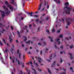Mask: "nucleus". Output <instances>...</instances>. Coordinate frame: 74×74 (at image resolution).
Listing matches in <instances>:
<instances>
[{
	"mask_svg": "<svg viewBox=\"0 0 74 74\" xmlns=\"http://www.w3.org/2000/svg\"><path fill=\"white\" fill-rule=\"evenodd\" d=\"M23 30H22L21 32H20V33H23Z\"/></svg>",
	"mask_w": 74,
	"mask_h": 74,
	"instance_id": "09e8293b",
	"label": "nucleus"
},
{
	"mask_svg": "<svg viewBox=\"0 0 74 74\" xmlns=\"http://www.w3.org/2000/svg\"><path fill=\"white\" fill-rule=\"evenodd\" d=\"M45 20H48V18H46L45 19Z\"/></svg>",
	"mask_w": 74,
	"mask_h": 74,
	"instance_id": "0e129e2a",
	"label": "nucleus"
},
{
	"mask_svg": "<svg viewBox=\"0 0 74 74\" xmlns=\"http://www.w3.org/2000/svg\"><path fill=\"white\" fill-rule=\"evenodd\" d=\"M41 9V7H39L38 8V10H40Z\"/></svg>",
	"mask_w": 74,
	"mask_h": 74,
	"instance_id": "13d9d810",
	"label": "nucleus"
},
{
	"mask_svg": "<svg viewBox=\"0 0 74 74\" xmlns=\"http://www.w3.org/2000/svg\"><path fill=\"white\" fill-rule=\"evenodd\" d=\"M65 40H69V38H65Z\"/></svg>",
	"mask_w": 74,
	"mask_h": 74,
	"instance_id": "c9c22d12",
	"label": "nucleus"
},
{
	"mask_svg": "<svg viewBox=\"0 0 74 74\" xmlns=\"http://www.w3.org/2000/svg\"><path fill=\"white\" fill-rule=\"evenodd\" d=\"M28 64H32V62L31 61L30 62L28 63Z\"/></svg>",
	"mask_w": 74,
	"mask_h": 74,
	"instance_id": "c756f323",
	"label": "nucleus"
},
{
	"mask_svg": "<svg viewBox=\"0 0 74 74\" xmlns=\"http://www.w3.org/2000/svg\"><path fill=\"white\" fill-rule=\"evenodd\" d=\"M17 33L18 34V36L19 37H21V36H20V34H19V32L18 31Z\"/></svg>",
	"mask_w": 74,
	"mask_h": 74,
	"instance_id": "393cba45",
	"label": "nucleus"
},
{
	"mask_svg": "<svg viewBox=\"0 0 74 74\" xmlns=\"http://www.w3.org/2000/svg\"><path fill=\"white\" fill-rule=\"evenodd\" d=\"M14 60H15V57H13V58H12L13 63H14Z\"/></svg>",
	"mask_w": 74,
	"mask_h": 74,
	"instance_id": "aec40b11",
	"label": "nucleus"
},
{
	"mask_svg": "<svg viewBox=\"0 0 74 74\" xmlns=\"http://www.w3.org/2000/svg\"><path fill=\"white\" fill-rule=\"evenodd\" d=\"M46 32L48 33H49V31L48 30H46Z\"/></svg>",
	"mask_w": 74,
	"mask_h": 74,
	"instance_id": "4c0bfd02",
	"label": "nucleus"
},
{
	"mask_svg": "<svg viewBox=\"0 0 74 74\" xmlns=\"http://www.w3.org/2000/svg\"><path fill=\"white\" fill-rule=\"evenodd\" d=\"M11 29H12V30H13V27H12V26H11Z\"/></svg>",
	"mask_w": 74,
	"mask_h": 74,
	"instance_id": "864d4df0",
	"label": "nucleus"
},
{
	"mask_svg": "<svg viewBox=\"0 0 74 74\" xmlns=\"http://www.w3.org/2000/svg\"><path fill=\"white\" fill-rule=\"evenodd\" d=\"M42 51H40V55H42Z\"/></svg>",
	"mask_w": 74,
	"mask_h": 74,
	"instance_id": "79ce46f5",
	"label": "nucleus"
},
{
	"mask_svg": "<svg viewBox=\"0 0 74 74\" xmlns=\"http://www.w3.org/2000/svg\"><path fill=\"white\" fill-rule=\"evenodd\" d=\"M64 5L65 6V7L64 8H66V10H65V12L66 14H68V15L70 14V11H71L72 8L71 7L67 8V6L69 5V2H66L64 4Z\"/></svg>",
	"mask_w": 74,
	"mask_h": 74,
	"instance_id": "f257e3e1",
	"label": "nucleus"
},
{
	"mask_svg": "<svg viewBox=\"0 0 74 74\" xmlns=\"http://www.w3.org/2000/svg\"><path fill=\"white\" fill-rule=\"evenodd\" d=\"M70 70H71L72 72H73V68H72V67H71L70 68Z\"/></svg>",
	"mask_w": 74,
	"mask_h": 74,
	"instance_id": "473e14b6",
	"label": "nucleus"
},
{
	"mask_svg": "<svg viewBox=\"0 0 74 74\" xmlns=\"http://www.w3.org/2000/svg\"><path fill=\"white\" fill-rule=\"evenodd\" d=\"M56 56V55L54 54H51V55L50 56L49 58V59H46V60H47L48 62H51V60L52 59V57L54 58Z\"/></svg>",
	"mask_w": 74,
	"mask_h": 74,
	"instance_id": "20e7f679",
	"label": "nucleus"
},
{
	"mask_svg": "<svg viewBox=\"0 0 74 74\" xmlns=\"http://www.w3.org/2000/svg\"><path fill=\"white\" fill-rule=\"evenodd\" d=\"M35 65L37 67H38V65L37 63H36Z\"/></svg>",
	"mask_w": 74,
	"mask_h": 74,
	"instance_id": "ea45409f",
	"label": "nucleus"
},
{
	"mask_svg": "<svg viewBox=\"0 0 74 74\" xmlns=\"http://www.w3.org/2000/svg\"><path fill=\"white\" fill-rule=\"evenodd\" d=\"M0 32H1V33H3V32L2 31H1V29H0Z\"/></svg>",
	"mask_w": 74,
	"mask_h": 74,
	"instance_id": "052dcab7",
	"label": "nucleus"
},
{
	"mask_svg": "<svg viewBox=\"0 0 74 74\" xmlns=\"http://www.w3.org/2000/svg\"><path fill=\"white\" fill-rule=\"evenodd\" d=\"M38 45L39 46H41V44L40 43V42H38Z\"/></svg>",
	"mask_w": 74,
	"mask_h": 74,
	"instance_id": "cd10ccee",
	"label": "nucleus"
},
{
	"mask_svg": "<svg viewBox=\"0 0 74 74\" xmlns=\"http://www.w3.org/2000/svg\"><path fill=\"white\" fill-rule=\"evenodd\" d=\"M36 38L34 37L33 38V40H35L34 39H35Z\"/></svg>",
	"mask_w": 74,
	"mask_h": 74,
	"instance_id": "69168bd1",
	"label": "nucleus"
},
{
	"mask_svg": "<svg viewBox=\"0 0 74 74\" xmlns=\"http://www.w3.org/2000/svg\"><path fill=\"white\" fill-rule=\"evenodd\" d=\"M28 49L27 48H26L25 49V51H27Z\"/></svg>",
	"mask_w": 74,
	"mask_h": 74,
	"instance_id": "e2e57ef3",
	"label": "nucleus"
},
{
	"mask_svg": "<svg viewBox=\"0 0 74 74\" xmlns=\"http://www.w3.org/2000/svg\"><path fill=\"white\" fill-rule=\"evenodd\" d=\"M32 70H33V71H34L33 73H34V74H36L37 73H36V70H34V69H33L32 68Z\"/></svg>",
	"mask_w": 74,
	"mask_h": 74,
	"instance_id": "a211bd4d",
	"label": "nucleus"
},
{
	"mask_svg": "<svg viewBox=\"0 0 74 74\" xmlns=\"http://www.w3.org/2000/svg\"><path fill=\"white\" fill-rule=\"evenodd\" d=\"M27 14H29L30 16H33L32 15L33 14V12H27Z\"/></svg>",
	"mask_w": 74,
	"mask_h": 74,
	"instance_id": "dca6fc26",
	"label": "nucleus"
},
{
	"mask_svg": "<svg viewBox=\"0 0 74 74\" xmlns=\"http://www.w3.org/2000/svg\"><path fill=\"white\" fill-rule=\"evenodd\" d=\"M55 41H56L58 43V45H60V42L59 41V40H60V39H59V38H57L56 39H55Z\"/></svg>",
	"mask_w": 74,
	"mask_h": 74,
	"instance_id": "0eeeda50",
	"label": "nucleus"
},
{
	"mask_svg": "<svg viewBox=\"0 0 74 74\" xmlns=\"http://www.w3.org/2000/svg\"><path fill=\"white\" fill-rule=\"evenodd\" d=\"M31 44H33V41H32L31 42Z\"/></svg>",
	"mask_w": 74,
	"mask_h": 74,
	"instance_id": "bf43d9fd",
	"label": "nucleus"
},
{
	"mask_svg": "<svg viewBox=\"0 0 74 74\" xmlns=\"http://www.w3.org/2000/svg\"><path fill=\"white\" fill-rule=\"evenodd\" d=\"M42 23V21H41L40 22V23Z\"/></svg>",
	"mask_w": 74,
	"mask_h": 74,
	"instance_id": "6e6d98bb",
	"label": "nucleus"
},
{
	"mask_svg": "<svg viewBox=\"0 0 74 74\" xmlns=\"http://www.w3.org/2000/svg\"><path fill=\"white\" fill-rule=\"evenodd\" d=\"M38 63L40 64V65H42V66H43V64H41V62H42L43 61V60L41 59V58L40 57H38Z\"/></svg>",
	"mask_w": 74,
	"mask_h": 74,
	"instance_id": "423d86ee",
	"label": "nucleus"
},
{
	"mask_svg": "<svg viewBox=\"0 0 74 74\" xmlns=\"http://www.w3.org/2000/svg\"><path fill=\"white\" fill-rule=\"evenodd\" d=\"M5 52H6L7 53V51H8V49H5Z\"/></svg>",
	"mask_w": 74,
	"mask_h": 74,
	"instance_id": "8fccbe9b",
	"label": "nucleus"
},
{
	"mask_svg": "<svg viewBox=\"0 0 74 74\" xmlns=\"http://www.w3.org/2000/svg\"><path fill=\"white\" fill-rule=\"evenodd\" d=\"M53 1H55V2H56V3H57L58 4H60V2L59 0H53Z\"/></svg>",
	"mask_w": 74,
	"mask_h": 74,
	"instance_id": "9d476101",
	"label": "nucleus"
},
{
	"mask_svg": "<svg viewBox=\"0 0 74 74\" xmlns=\"http://www.w3.org/2000/svg\"><path fill=\"white\" fill-rule=\"evenodd\" d=\"M21 46L22 47H24V45L22 44V45H21Z\"/></svg>",
	"mask_w": 74,
	"mask_h": 74,
	"instance_id": "680f3d73",
	"label": "nucleus"
},
{
	"mask_svg": "<svg viewBox=\"0 0 74 74\" xmlns=\"http://www.w3.org/2000/svg\"><path fill=\"white\" fill-rule=\"evenodd\" d=\"M49 38H50L51 40V42H53V37L51 38V37H50V36H49Z\"/></svg>",
	"mask_w": 74,
	"mask_h": 74,
	"instance_id": "4468645a",
	"label": "nucleus"
},
{
	"mask_svg": "<svg viewBox=\"0 0 74 74\" xmlns=\"http://www.w3.org/2000/svg\"><path fill=\"white\" fill-rule=\"evenodd\" d=\"M48 51H49V49L48 48H45V52L47 53L48 52Z\"/></svg>",
	"mask_w": 74,
	"mask_h": 74,
	"instance_id": "f8f14e48",
	"label": "nucleus"
},
{
	"mask_svg": "<svg viewBox=\"0 0 74 74\" xmlns=\"http://www.w3.org/2000/svg\"><path fill=\"white\" fill-rule=\"evenodd\" d=\"M18 57L19 59H21V53H19V54Z\"/></svg>",
	"mask_w": 74,
	"mask_h": 74,
	"instance_id": "4be33fe9",
	"label": "nucleus"
},
{
	"mask_svg": "<svg viewBox=\"0 0 74 74\" xmlns=\"http://www.w3.org/2000/svg\"><path fill=\"white\" fill-rule=\"evenodd\" d=\"M43 45H42V46L43 47H44V46H45V45H47V43H46L45 42H43Z\"/></svg>",
	"mask_w": 74,
	"mask_h": 74,
	"instance_id": "f3484780",
	"label": "nucleus"
},
{
	"mask_svg": "<svg viewBox=\"0 0 74 74\" xmlns=\"http://www.w3.org/2000/svg\"><path fill=\"white\" fill-rule=\"evenodd\" d=\"M64 20H66V21L67 22V25H70V23H71V22L70 21H72V19H71L70 18H69V19H66L65 18H62V20L63 23H64L65 21H64Z\"/></svg>",
	"mask_w": 74,
	"mask_h": 74,
	"instance_id": "f03ea898",
	"label": "nucleus"
},
{
	"mask_svg": "<svg viewBox=\"0 0 74 74\" xmlns=\"http://www.w3.org/2000/svg\"><path fill=\"white\" fill-rule=\"evenodd\" d=\"M3 9H5V13L7 15H8V14H10V11L8 10L7 8H6L5 6L4 5L3 6Z\"/></svg>",
	"mask_w": 74,
	"mask_h": 74,
	"instance_id": "39448f33",
	"label": "nucleus"
},
{
	"mask_svg": "<svg viewBox=\"0 0 74 74\" xmlns=\"http://www.w3.org/2000/svg\"><path fill=\"white\" fill-rule=\"evenodd\" d=\"M0 44L1 45H3V43H2L1 41L0 40Z\"/></svg>",
	"mask_w": 74,
	"mask_h": 74,
	"instance_id": "58836bf2",
	"label": "nucleus"
},
{
	"mask_svg": "<svg viewBox=\"0 0 74 74\" xmlns=\"http://www.w3.org/2000/svg\"><path fill=\"white\" fill-rule=\"evenodd\" d=\"M30 42V41H28L27 42H26V44H29Z\"/></svg>",
	"mask_w": 74,
	"mask_h": 74,
	"instance_id": "e433bc0d",
	"label": "nucleus"
},
{
	"mask_svg": "<svg viewBox=\"0 0 74 74\" xmlns=\"http://www.w3.org/2000/svg\"><path fill=\"white\" fill-rule=\"evenodd\" d=\"M63 46H62L61 47H60V48H61V49H63Z\"/></svg>",
	"mask_w": 74,
	"mask_h": 74,
	"instance_id": "5fc2aeb1",
	"label": "nucleus"
},
{
	"mask_svg": "<svg viewBox=\"0 0 74 74\" xmlns=\"http://www.w3.org/2000/svg\"><path fill=\"white\" fill-rule=\"evenodd\" d=\"M35 16V17H36L37 18V17H38V15H36L35 16Z\"/></svg>",
	"mask_w": 74,
	"mask_h": 74,
	"instance_id": "49530a36",
	"label": "nucleus"
},
{
	"mask_svg": "<svg viewBox=\"0 0 74 74\" xmlns=\"http://www.w3.org/2000/svg\"><path fill=\"white\" fill-rule=\"evenodd\" d=\"M52 32H54L55 31L54 29H52Z\"/></svg>",
	"mask_w": 74,
	"mask_h": 74,
	"instance_id": "603ef678",
	"label": "nucleus"
},
{
	"mask_svg": "<svg viewBox=\"0 0 74 74\" xmlns=\"http://www.w3.org/2000/svg\"><path fill=\"white\" fill-rule=\"evenodd\" d=\"M16 61H17V63L18 64H19V65H20V63L19 62V60H18L16 58Z\"/></svg>",
	"mask_w": 74,
	"mask_h": 74,
	"instance_id": "6ab92c4d",
	"label": "nucleus"
},
{
	"mask_svg": "<svg viewBox=\"0 0 74 74\" xmlns=\"http://www.w3.org/2000/svg\"><path fill=\"white\" fill-rule=\"evenodd\" d=\"M69 55L70 56V58L71 59H73V56H72L73 54L71 53H69Z\"/></svg>",
	"mask_w": 74,
	"mask_h": 74,
	"instance_id": "ddd939ff",
	"label": "nucleus"
},
{
	"mask_svg": "<svg viewBox=\"0 0 74 74\" xmlns=\"http://www.w3.org/2000/svg\"><path fill=\"white\" fill-rule=\"evenodd\" d=\"M23 38L24 39V41H26V40H27V38L26 36H24L23 37Z\"/></svg>",
	"mask_w": 74,
	"mask_h": 74,
	"instance_id": "412c9836",
	"label": "nucleus"
},
{
	"mask_svg": "<svg viewBox=\"0 0 74 74\" xmlns=\"http://www.w3.org/2000/svg\"><path fill=\"white\" fill-rule=\"evenodd\" d=\"M69 47L70 48V49H72V48H73V45H71L69 46Z\"/></svg>",
	"mask_w": 74,
	"mask_h": 74,
	"instance_id": "b1692460",
	"label": "nucleus"
},
{
	"mask_svg": "<svg viewBox=\"0 0 74 74\" xmlns=\"http://www.w3.org/2000/svg\"><path fill=\"white\" fill-rule=\"evenodd\" d=\"M44 10V7L42 9V10H41V12H42V11H43V10Z\"/></svg>",
	"mask_w": 74,
	"mask_h": 74,
	"instance_id": "de8ad7c7",
	"label": "nucleus"
},
{
	"mask_svg": "<svg viewBox=\"0 0 74 74\" xmlns=\"http://www.w3.org/2000/svg\"><path fill=\"white\" fill-rule=\"evenodd\" d=\"M49 5H47V9H49Z\"/></svg>",
	"mask_w": 74,
	"mask_h": 74,
	"instance_id": "a19ab883",
	"label": "nucleus"
},
{
	"mask_svg": "<svg viewBox=\"0 0 74 74\" xmlns=\"http://www.w3.org/2000/svg\"><path fill=\"white\" fill-rule=\"evenodd\" d=\"M55 63H56V61H54L53 62V64L51 65L52 67H55Z\"/></svg>",
	"mask_w": 74,
	"mask_h": 74,
	"instance_id": "9b49d317",
	"label": "nucleus"
},
{
	"mask_svg": "<svg viewBox=\"0 0 74 74\" xmlns=\"http://www.w3.org/2000/svg\"><path fill=\"white\" fill-rule=\"evenodd\" d=\"M3 26H4V25H3L0 22V27L1 28V29H2L3 32H5V30L2 28Z\"/></svg>",
	"mask_w": 74,
	"mask_h": 74,
	"instance_id": "6e6552de",
	"label": "nucleus"
},
{
	"mask_svg": "<svg viewBox=\"0 0 74 74\" xmlns=\"http://www.w3.org/2000/svg\"><path fill=\"white\" fill-rule=\"evenodd\" d=\"M47 2L46 1H44V5H45H45H46V3Z\"/></svg>",
	"mask_w": 74,
	"mask_h": 74,
	"instance_id": "f704fd0d",
	"label": "nucleus"
},
{
	"mask_svg": "<svg viewBox=\"0 0 74 74\" xmlns=\"http://www.w3.org/2000/svg\"><path fill=\"white\" fill-rule=\"evenodd\" d=\"M14 0H12V2H10V3H11L12 4H14Z\"/></svg>",
	"mask_w": 74,
	"mask_h": 74,
	"instance_id": "5701e85b",
	"label": "nucleus"
},
{
	"mask_svg": "<svg viewBox=\"0 0 74 74\" xmlns=\"http://www.w3.org/2000/svg\"><path fill=\"white\" fill-rule=\"evenodd\" d=\"M62 37H63V35L62 34L60 35V36H59V38H62Z\"/></svg>",
	"mask_w": 74,
	"mask_h": 74,
	"instance_id": "bb28decb",
	"label": "nucleus"
},
{
	"mask_svg": "<svg viewBox=\"0 0 74 74\" xmlns=\"http://www.w3.org/2000/svg\"><path fill=\"white\" fill-rule=\"evenodd\" d=\"M66 74V72L64 71V72H63L62 73H60L59 74Z\"/></svg>",
	"mask_w": 74,
	"mask_h": 74,
	"instance_id": "c85d7f7f",
	"label": "nucleus"
},
{
	"mask_svg": "<svg viewBox=\"0 0 74 74\" xmlns=\"http://www.w3.org/2000/svg\"><path fill=\"white\" fill-rule=\"evenodd\" d=\"M45 14H44L42 15V16H45Z\"/></svg>",
	"mask_w": 74,
	"mask_h": 74,
	"instance_id": "3c124183",
	"label": "nucleus"
},
{
	"mask_svg": "<svg viewBox=\"0 0 74 74\" xmlns=\"http://www.w3.org/2000/svg\"><path fill=\"white\" fill-rule=\"evenodd\" d=\"M0 11L1 12H2V13H1V15L2 17H4V16H5V14H4V12H3V11L1 10H0Z\"/></svg>",
	"mask_w": 74,
	"mask_h": 74,
	"instance_id": "1a4fd4ad",
	"label": "nucleus"
},
{
	"mask_svg": "<svg viewBox=\"0 0 74 74\" xmlns=\"http://www.w3.org/2000/svg\"><path fill=\"white\" fill-rule=\"evenodd\" d=\"M21 20H23V18L22 17Z\"/></svg>",
	"mask_w": 74,
	"mask_h": 74,
	"instance_id": "338daca9",
	"label": "nucleus"
},
{
	"mask_svg": "<svg viewBox=\"0 0 74 74\" xmlns=\"http://www.w3.org/2000/svg\"><path fill=\"white\" fill-rule=\"evenodd\" d=\"M9 40H10V42H12V37L10 36L9 38Z\"/></svg>",
	"mask_w": 74,
	"mask_h": 74,
	"instance_id": "2eb2a0df",
	"label": "nucleus"
},
{
	"mask_svg": "<svg viewBox=\"0 0 74 74\" xmlns=\"http://www.w3.org/2000/svg\"><path fill=\"white\" fill-rule=\"evenodd\" d=\"M0 59L1 60V61H2L3 62H4V61L3 60V57H1Z\"/></svg>",
	"mask_w": 74,
	"mask_h": 74,
	"instance_id": "72a5a7b5",
	"label": "nucleus"
},
{
	"mask_svg": "<svg viewBox=\"0 0 74 74\" xmlns=\"http://www.w3.org/2000/svg\"><path fill=\"white\" fill-rule=\"evenodd\" d=\"M35 21L37 22V23H38V22H39V20L38 19H36Z\"/></svg>",
	"mask_w": 74,
	"mask_h": 74,
	"instance_id": "7c9ffc66",
	"label": "nucleus"
},
{
	"mask_svg": "<svg viewBox=\"0 0 74 74\" xmlns=\"http://www.w3.org/2000/svg\"><path fill=\"white\" fill-rule=\"evenodd\" d=\"M60 30H58L57 32V33H60Z\"/></svg>",
	"mask_w": 74,
	"mask_h": 74,
	"instance_id": "a18cd8bd",
	"label": "nucleus"
},
{
	"mask_svg": "<svg viewBox=\"0 0 74 74\" xmlns=\"http://www.w3.org/2000/svg\"><path fill=\"white\" fill-rule=\"evenodd\" d=\"M38 70L39 71H41V69H39V68H38Z\"/></svg>",
	"mask_w": 74,
	"mask_h": 74,
	"instance_id": "c03bdc74",
	"label": "nucleus"
},
{
	"mask_svg": "<svg viewBox=\"0 0 74 74\" xmlns=\"http://www.w3.org/2000/svg\"><path fill=\"white\" fill-rule=\"evenodd\" d=\"M3 40L4 43H5V40H4V39H3Z\"/></svg>",
	"mask_w": 74,
	"mask_h": 74,
	"instance_id": "37998d69",
	"label": "nucleus"
},
{
	"mask_svg": "<svg viewBox=\"0 0 74 74\" xmlns=\"http://www.w3.org/2000/svg\"><path fill=\"white\" fill-rule=\"evenodd\" d=\"M19 53V50H17V54H18Z\"/></svg>",
	"mask_w": 74,
	"mask_h": 74,
	"instance_id": "774afa93",
	"label": "nucleus"
},
{
	"mask_svg": "<svg viewBox=\"0 0 74 74\" xmlns=\"http://www.w3.org/2000/svg\"><path fill=\"white\" fill-rule=\"evenodd\" d=\"M5 4L6 5H7L8 7L10 8L11 11L12 12V11H13V7H12V6L11 5L9 4V3H8L7 2V1H5Z\"/></svg>",
	"mask_w": 74,
	"mask_h": 74,
	"instance_id": "7ed1b4c3",
	"label": "nucleus"
},
{
	"mask_svg": "<svg viewBox=\"0 0 74 74\" xmlns=\"http://www.w3.org/2000/svg\"><path fill=\"white\" fill-rule=\"evenodd\" d=\"M42 2H41L40 3V7H41V5H42Z\"/></svg>",
	"mask_w": 74,
	"mask_h": 74,
	"instance_id": "2f4dec72",
	"label": "nucleus"
},
{
	"mask_svg": "<svg viewBox=\"0 0 74 74\" xmlns=\"http://www.w3.org/2000/svg\"><path fill=\"white\" fill-rule=\"evenodd\" d=\"M39 30H40V27H39L38 28V31H39Z\"/></svg>",
	"mask_w": 74,
	"mask_h": 74,
	"instance_id": "4d7b16f0",
	"label": "nucleus"
},
{
	"mask_svg": "<svg viewBox=\"0 0 74 74\" xmlns=\"http://www.w3.org/2000/svg\"><path fill=\"white\" fill-rule=\"evenodd\" d=\"M63 62V60H62V59L61 58H60V63H61Z\"/></svg>",
	"mask_w": 74,
	"mask_h": 74,
	"instance_id": "a878e982",
	"label": "nucleus"
}]
</instances>
